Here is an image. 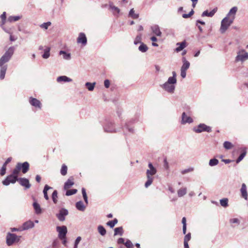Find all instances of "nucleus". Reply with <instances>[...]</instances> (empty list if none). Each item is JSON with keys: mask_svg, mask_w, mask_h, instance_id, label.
<instances>
[{"mask_svg": "<svg viewBox=\"0 0 248 248\" xmlns=\"http://www.w3.org/2000/svg\"><path fill=\"white\" fill-rule=\"evenodd\" d=\"M148 167L149 169L147 170L146 171V176L148 180L145 184L146 187H148L152 184L153 181V178L151 176L156 173V169L153 166L151 163H149Z\"/></svg>", "mask_w": 248, "mask_h": 248, "instance_id": "nucleus-1", "label": "nucleus"}, {"mask_svg": "<svg viewBox=\"0 0 248 248\" xmlns=\"http://www.w3.org/2000/svg\"><path fill=\"white\" fill-rule=\"evenodd\" d=\"M29 163L27 162H25L23 163H18L14 169V173L19 174L20 171L23 173H26L29 170Z\"/></svg>", "mask_w": 248, "mask_h": 248, "instance_id": "nucleus-2", "label": "nucleus"}, {"mask_svg": "<svg viewBox=\"0 0 248 248\" xmlns=\"http://www.w3.org/2000/svg\"><path fill=\"white\" fill-rule=\"evenodd\" d=\"M233 20L232 19L226 16L221 22V26L220 28V31L221 33H224L233 23Z\"/></svg>", "mask_w": 248, "mask_h": 248, "instance_id": "nucleus-3", "label": "nucleus"}, {"mask_svg": "<svg viewBox=\"0 0 248 248\" xmlns=\"http://www.w3.org/2000/svg\"><path fill=\"white\" fill-rule=\"evenodd\" d=\"M18 174L14 173V170H13L12 174L8 175L6 178L2 181L3 185L8 186L10 183L14 184L16 181H18Z\"/></svg>", "mask_w": 248, "mask_h": 248, "instance_id": "nucleus-4", "label": "nucleus"}, {"mask_svg": "<svg viewBox=\"0 0 248 248\" xmlns=\"http://www.w3.org/2000/svg\"><path fill=\"white\" fill-rule=\"evenodd\" d=\"M21 236H17L16 234L11 233H8L6 236V244L10 246L16 242H18Z\"/></svg>", "mask_w": 248, "mask_h": 248, "instance_id": "nucleus-5", "label": "nucleus"}, {"mask_svg": "<svg viewBox=\"0 0 248 248\" xmlns=\"http://www.w3.org/2000/svg\"><path fill=\"white\" fill-rule=\"evenodd\" d=\"M14 50V47H10L0 58V62H7L13 54Z\"/></svg>", "mask_w": 248, "mask_h": 248, "instance_id": "nucleus-6", "label": "nucleus"}, {"mask_svg": "<svg viewBox=\"0 0 248 248\" xmlns=\"http://www.w3.org/2000/svg\"><path fill=\"white\" fill-rule=\"evenodd\" d=\"M57 231L59 233V238L61 240H64L66 238V235L67 232V228L65 226H57Z\"/></svg>", "mask_w": 248, "mask_h": 248, "instance_id": "nucleus-7", "label": "nucleus"}, {"mask_svg": "<svg viewBox=\"0 0 248 248\" xmlns=\"http://www.w3.org/2000/svg\"><path fill=\"white\" fill-rule=\"evenodd\" d=\"M194 131L196 133H201L203 131L207 132H211V128L204 124H201L197 127L194 128Z\"/></svg>", "mask_w": 248, "mask_h": 248, "instance_id": "nucleus-8", "label": "nucleus"}, {"mask_svg": "<svg viewBox=\"0 0 248 248\" xmlns=\"http://www.w3.org/2000/svg\"><path fill=\"white\" fill-rule=\"evenodd\" d=\"M248 60V53L244 50H242L238 52L236 57V61L237 62H244Z\"/></svg>", "mask_w": 248, "mask_h": 248, "instance_id": "nucleus-9", "label": "nucleus"}, {"mask_svg": "<svg viewBox=\"0 0 248 248\" xmlns=\"http://www.w3.org/2000/svg\"><path fill=\"white\" fill-rule=\"evenodd\" d=\"M29 103L31 106L35 107L36 108H38L39 109L41 108L42 104L41 102L36 98L31 97L29 98Z\"/></svg>", "mask_w": 248, "mask_h": 248, "instance_id": "nucleus-10", "label": "nucleus"}, {"mask_svg": "<svg viewBox=\"0 0 248 248\" xmlns=\"http://www.w3.org/2000/svg\"><path fill=\"white\" fill-rule=\"evenodd\" d=\"M238 11V8L236 6L232 7L229 11V13L226 16L232 19L234 21L235 15Z\"/></svg>", "mask_w": 248, "mask_h": 248, "instance_id": "nucleus-11", "label": "nucleus"}, {"mask_svg": "<svg viewBox=\"0 0 248 248\" xmlns=\"http://www.w3.org/2000/svg\"><path fill=\"white\" fill-rule=\"evenodd\" d=\"M77 42L79 44H82L83 46L86 45L87 38L84 33L81 32L79 33L77 39Z\"/></svg>", "mask_w": 248, "mask_h": 248, "instance_id": "nucleus-12", "label": "nucleus"}, {"mask_svg": "<svg viewBox=\"0 0 248 248\" xmlns=\"http://www.w3.org/2000/svg\"><path fill=\"white\" fill-rule=\"evenodd\" d=\"M152 32L157 36H161L162 32L160 31L159 27L157 25H154L151 27Z\"/></svg>", "mask_w": 248, "mask_h": 248, "instance_id": "nucleus-13", "label": "nucleus"}, {"mask_svg": "<svg viewBox=\"0 0 248 248\" xmlns=\"http://www.w3.org/2000/svg\"><path fill=\"white\" fill-rule=\"evenodd\" d=\"M68 214V211L64 209H62L60 211L59 214L57 215V217L61 221L65 220V216Z\"/></svg>", "mask_w": 248, "mask_h": 248, "instance_id": "nucleus-14", "label": "nucleus"}, {"mask_svg": "<svg viewBox=\"0 0 248 248\" xmlns=\"http://www.w3.org/2000/svg\"><path fill=\"white\" fill-rule=\"evenodd\" d=\"M18 181L21 186H25L26 188H29L31 187L29 181L26 178H21L18 179Z\"/></svg>", "mask_w": 248, "mask_h": 248, "instance_id": "nucleus-15", "label": "nucleus"}, {"mask_svg": "<svg viewBox=\"0 0 248 248\" xmlns=\"http://www.w3.org/2000/svg\"><path fill=\"white\" fill-rule=\"evenodd\" d=\"M193 122L192 119L188 116H187L185 112H183L182 115V124L186 123H191Z\"/></svg>", "mask_w": 248, "mask_h": 248, "instance_id": "nucleus-16", "label": "nucleus"}, {"mask_svg": "<svg viewBox=\"0 0 248 248\" xmlns=\"http://www.w3.org/2000/svg\"><path fill=\"white\" fill-rule=\"evenodd\" d=\"M5 63H0V67H1L0 71V78L3 79L7 70V65H4Z\"/></svg>", "mask_w": 248, "mask_h": 248, "instance_id": "nucleus-17", "label": "nucleus"}, {"mask_svg": "<svg viewBox=\"0 0 248 248\" xmlns=\"http://www.w3.org/2000/svg\"><path fill=\"white\" fill-rule=\"evenodd\" d=\"M240 192H241L242 197L244 198L245 200H247L248 195V192H247V186H246V185H245V184L243 183L242 185V186H241V188L240 189Z\"/></svg>", "mask_w": 248, "mask_h": 248, "instance_id": "nucleus-18", "label": "nucleus"}, {"mask_svg": "<svg viewBox=\"0 0 248 248\" xmlns=\"http://www.w3.org/2000/svg\"><path fill=\"white\" fill-rule=\"evenodd\" d=\"M189 67V63H184L181 67V76L183 78H185L186 76V70Z\"/></svg>", "mask_w": 248, "mask_h": 248, "instance_id": "nucleus-19", "label": "nucleus"}, {"mask_svg": "<svg viewBox=\"0 0 248 248\" xmlns=\"http://www.w3.org/2000/svg\"><path fill=\"white\" fill-rule=\"evenodd\" d=\"M163 87L166 91L170 93H173L175 88V87L173 84L167 82H166L164 84Z\"/></svg>", "mask_w": 248, "mask_h": 248, "instance_id": "nucleus-20", "label": "nucleus"}, {"mask_svg": "<svg viewBox=\"0 0 248 248\" xmlns=\"http://www.w3.org/2000/svg\"><path fill=\"white\" fill-rule=\"evenodd\" d=\"M217 8H214L211 12H209L207 10L204 11L202 15V16L212 17L217 11Z\"/></svg>", "mask_w": 248, "mask_h": 248, "instance_id": "nucleus-21", "label": "nucleus"}, {"mask_svg": "<svg viewBox=\"0 0 248 248\" xmlns=\"http://www.w3.org/2000/svg\"><path fill=\"white\" fill-rule=\"evenodd\" d=\"M74 184V179L70 178L67 180L64 185V189H68Z\"/></svg>", "mask_w": 248, "mask_h": 248, "instance_id": "nucleus-22", "label": "nucleus"}, {"mask_svg": "<svg viewBox=\"0 0 248 248\" xmlns=\"http://www.w3.org/2000/svg\"><path fill=\"white\" fill-rule=\"evenodd\" d=\"M109 9H110L111 10L112 12L113 13V14L114 15H116L117 14H119V13L120 12V10L117 7L113 5V4L112 2L109 3Z\"/></svg>", "mask_w": 248, "mask_h": 248, "instance_id": "nucleus-23", "label": "nucleus"}, {"mask_svg": "<svg viewBox=\"0 0 248 248\" xmlns=\"http://www.w3.org/2000/svg\"><path fill=\"white\" fill-rule=\"evenodd\" d=\"M34 226V223L31 221H28L25 222L22 225L23 230H28Z\"/></svg>", "mask_w": 248, "mask_h": 248, "instance_id": "nucleus-24", "label": "nucleus"}, {"mask_svg": "<svg viewBox=\"0 0 248 248\" xmlns=\"http://www.w3.org/2000/svg\"><path fill=\"white\" fill-rule=\"evenodd\" d=\"M59 55H62V58L65 60H70L71 59V54L67 53L65 51L61 50L59 52Z\"/></svg>", "mask_w": 248, "mask_h": 248, "instance_id": "nucleus-25", "label": "nucleus"}, {"mask_svg": "<svg viewBox=\"0 0 248 248\" xmlns=\"http://www.w3.org/2000/svg\"><path fill=\"white\" fill-rule=\"evenodd\" d=\"M176 45L178 46L175 48L176 52H179L182 50L186 46V44L185 42H182L181 43H177Z\"/></svg>", "mask_w": 248, "mask_h": 248, "instance_id": "nucleus-26", "label": "nucleus"}, {"mask_svg": "<svg viewBox=\"0 0 248 248\" xmlns=\"http://www.w3.org/2000/svg\"><path fill=\"white\" fill-rule=\"evenodd\" d=\"M50 48L49 47L45 46L44 49V54L42 55V57L44 59L48 58L50 56Z\"/></svg>", "mask_w": 248, "mask_h": 248, "instance_id": "nucleus-27", "label": "nucleus"}, {"mask_svg": "<svg viewBox=\"0 0 248 248\" xmlns=\"http://www.w3.org/2000/svg\"><path fill=\"white\" fill-rule=\"evenodd\" d=\"M172 75L173 76L172 77H170L167 82L173 85L176 82V74L175 72L173 71L172 72Z\"/></svg>", "mask_w": 248, "mask_h": 248, "instance_id": "nucleus-28", "label": "nucleus"}, {"mask_svg": "<svg viewBox=\"0 0 248 248\" xmlns=\"http://www.w3.org/2000/svg\"><path fill=\"white\" fill-rule=\"evenodd\" d=\"M128 16L133 19H137L139 17V14L135 13L134 8H132L130 10Z\"/></svg>", "mask_w": 248, "mask_h": 248, "instance_id": "nucleus-29", "label": "nucleus"}, {"mask_svg": "<svg viewBox=\"0 0 248 248\" xmlns=\"http://www.w3.org/2000/svg\"><path fill=\"white\" fill-rule=\"evenodd\" d=\"M58 82H61V81H64V82H69L71 81L72 79L66 76H60L59 77L57 78V79Z\"/></svg>", "mask_w": 248, "mask_h": 248, "instance_id": "nucleus-30", "label": "nucleus"}, {"mask_svg": "<svg viewBox=\"0 0 248 248\" xmlns=\"http://www.w3.org/2000/svg\"><path fill=\"white\" fill-rule=\"evenodd\" d=\"M52 187H51L50 186H48L47 185H46L44 187L43 193H44V198L46 200H48L49 199L47 192L49 189H52Z\"/></svg>", "mask_w": 248, "mask_h": 248, "instance_id": "nucleus-31", "label": "nucleus"}, {"mask_svg": "<svg viewBox=\"0 0 248 248\" xmlns=\"http://www.w3.org/2000/svg\"><path fill=\"white\" fill-rule=\"evenodd\" d=\"M76 208L80 211H84L85 207L84 206L83 203L81 201L78 202L76 204Z\"/></svg>", "mask_w": 248, "mask_h": 248, "instance_id": "nucleus-32", "label": "nucleus"}, {"mask_svg": "<svg viewBox=\"0 0 248 248\" xmlns=\"http://www.w3.org/2000/svg\"><path fill=\"white\" fill-rule=\"evenodd\" d=\"M147 46L143 43H141L139 47V50L142 52H145L148 50Z\"/></svg>", "mask_w": 248, "mask_h": 248, "instance_id": "nucleus-33", "label": "nucleus"}, {"mask_svg": "<svg viewBox=\"0 0 248 248\" xmlns=\"http://www.w3.org/2000/svg\"><path fill=\"white\" fill-rule=\"evenodd\" d=\"M177 193L179 197L183 196L186 193V188L185 187L180 188L178 190Z\"/></svg>", "mask_w": 248, "mask_h": 248, "instance_id": "nucleus-34", "label": "nucleus"}, {"mask_svg": "<svg viewBox=\"0 0 248 248\" xmlns=\"http://www.w3.org/2000/svg\"><path fill=\"white\" fill-rule=\"evenodd\" d=\"M123 233V229L122 227L116 228L114 229V235L119 234L120 235H122Z\"/></svg>", "mask_w": 248, "mask_h": 248, "instance_id": "nucleus-35", "label": "nucleus"}, {"mask_svg": "<svg viewBox=\"0 0 248 248\" xmlns=\"http://www.w3.org/2000/svg\"><path fill=\"white\" fill-rule=\"evenodd\" d=\"M33 206L34 207V209L35 210V212L37 214H40L41 212V209L40 208V206L38 203L37 202H34L33 204Z\"/></svg>", "mask_w": 248, "mask_h": 248, "instance_id": "nucleus-36", "label": "nucleus"}, {"mask_svg": "<svg viewBox=\"0 0 248 248\" xmlns=\"http://www.w3.org/2000/svg\"><path fill=\"white\" fill-rule=\"evenodd\" d=\"M67 167L65 164H63L61 169V173L62 175L65 176L67 174Z\"/></svg>", "mask_w": 248, "mask_h": 248, "instance_id": "nucleus-37", "label": "nucleus"}, {"mask_svg": "<svg viewBox=\"0 0 248 248\" xmlns=\"http://www.w3.org/2000/svg\"><path fill=\"white\" fill-rule=\"evenodd\" d=\"M95 83H91L90 82H87L85 84V86L89 91H92L94 89Z\"/></svg>", "mask_w": 248, "mask_h": 248, "instance_id": "nucleus-38", "label": "nucleus"}, {"mask_svg": "<svg viewBox=\"0 0 248 248\" xmlns=\"http://www.w3.org/2000/svg\"><path fill=\"white\" fill-rule=\"evenodd\" d=\"M21 17L19 16H10L8 18V21L10 22L16 21L20 19Z\"/></svg>", "mask_w": 248, "mask_h": 248, "instance_id": "nucleus-39", "label": "nucleus"}, {"mask_svg": "<svg viewBox=\"0 0 248 248\" xmlns=\"http://www.w3.org/2000/svg\"><path fill=\"white\" fill-rule=\"evenodd\" d=\"M223 146L226 149L229 150L233 147V145L229 141H225L223 143Z\"/></svg>", "mask_w": 248, "mask_h": 248, "instance_id": "nucleus-40", "label": "nucleus"}, {"mask_svg": "<svg viewBox=\"0 0 248 248\" xmlns=\"http://www.w3.org/2000/svg\"><path fill=\"white\" fill-rule=\"evenodd\" d=\"M52 199L54 203H56L57 202L58 192L56 190H55L52 193Z\"/></svg>", "mask_w": 248, "mask_h": 248, "instance_id": "nucleus-41", "label": "nucleus"}, {"mask_svg": "<svg viewBox=\"0 0 248 248\" xmlns=\"http://www.w3.org/2000/svg\"><path fill=\"white\" fill-rule=\"evenodd\" d=\"M98 231L100 234L103 236L105 235L106 233V229L102 226H99L98 227Z\"/></svg>", "mask_w": 248, "mask_h": 248, "instance_id": "nucleus-42", "label": "nucleus"}, {"mask_svg": "<svg viewBox=\"0 0 248 248\" xmlns=\"http://www.w3.org/2000/svg\"><path fill=\"white\" fill-rule=\"evenodd\" d=\"M66 192L65 195L66 196H70L73 194H76L77 192V190L76 189H66Z\"/></svg>", "mask_w": 248, "mask_h": 248, "instance_id": "nucleus-43", "label": "nucleus"}, {"mask_svg": "<svg viewBox=\"0 0 248 248\" xmlns=\"http://www.w3.org/2000/svg\"><path fill=\"white\" fill-rule=\"evenodd\" d=\"M228 200L227 198H224L220 201V204L222 206L226 207L228 206Z\"/></svg>", "mask_w": 248, "mask_h": 248, "instance_id": "nucleus-44", "label": "nucleus"}, {"mask_svg": "<svg viewBox=\"0 0 248 248\" xmlns=\"http://www.w3.org/2000/svg\"><path fill=\"white\" fill-rule=\"evenodd\" d=\"M51 25V23L49 21L44 23L40 25V28L45 30H47L49 26Z\"/></svg>", "mask_w": 248, "mask_h": 248, "instance_id": "nucleus-45", "label": "nucleus"}, {"mask_svg": "<svg viewBox=\"0 0 248 248\" xmlns=\"http://www.w3.org/2000/svg\"><path fill=\"white\" fill-rule=\"evenodd\" d=\"M218 163V160L216 158H213L210 160L209 164L210 166H214L217 165Z\"/></svg>", "mask_w": 248, "mask_h": 248, "instance_id": "nucleus-46", "label": "nucleus"}, {"mask_svg": "<svg viewBox=\"0 0 248 248\" xmlns=\"http://www.w3.org/2000/svg\"><path fill=\"white\" fill-rule=\"evenodd\" d=\"M246 155V151H244L243 153L241 154V155H239V156L238 157V158L236 160V163H238L240 162L245 156Z\"/></svg>", "mask_w": 248, "mask_h": 248, "instance_id": "nucleus-47", "label": "nucleus"}, {"mask_svg": "<svg viewBox=\"0 0 248 248\" xmlns=\"http://www.w3.org/2000/svg\"><path fill=\"white\" fill-rule=\"evenodd\" d=\"M82 194L83 197V199H84L85 202L87 204L88 203V198H87V195L86 194V190L84 188H82Z\"/></svg>", "mask_w": 248, "mask_h": 248, "instance_id": "nucleus-48", "label": "nucleus"}, {"mask_svg": "<svg viewBox=\"0 0 248 248\" xmlns=\"http://www.w3.org/2000/svg\"><path fill=\"white\" fill-rule=\"evenodd\" d=\"M141 35L140 34L137 36L136 37L135 41H134V44L135 45H137L138 44H141Z\"/></svg>", "mask_w": 248, "mask_h": 248, "instance_id": "nucleus-49", "label": "nucleus"}, {"mask_svg": "<svg viewBox=\"0 0 248 248\" xmlns=\"http://www.w3.org/2000/svg\"><path fill=\"white\" fill-rule=\"evenodd\" d=\"M124 245L127 248H133V245L129 240H127L126 242L124 243Z\"/></svg>", "mask_w": 248, "mask_h": 248, "instance_id": "nucleus-50", "label": "nucleus"}, {"mask_svg": "<svg viewBox=\"0 0 248 248\" xmlns=\"http://www.w3.org/2000/svg\"><path fill=\"white\" fill-rule=\"evenodd\" d=\"M194 14V11L193 10H191V11L188 14H184L182 15V17L184 18H189V17H190L192 15H193Z\"/></svg>", "mask_w": 248, "mask_h": 248, "instance_id": "nucleus-51", "label": "nucleus"}, {"mask_svg": "<svg viewBox=\"0 0 248 248\" xmlns=\"http://www.w3.org/2000/svg\"><path fill=\"white\" fill-rule=\"evenodd\" d=\"M0 18L2 20V24H4L6 22V12H4L0 16Z\"/></svg>", "mask_w": 248, "mask_h": 248, "instance_id": "nucleus-52", "label": "nucleus"}, {"mask_svg": "<svg viewBox=\"0 0 248 248\" xmlns=\"http://www.w3.org/2000/svg\"><path fill=\"white\" fill-rule=\"evenodd\" d=\"M190 239H191V233L189 232L185 236L184 241L188 242V241L190 240Z\"/></svg>", "mask_w": 248, "mask_h": 248, "instance_id": "nucleus-53", "label": "nucleus"}, {"mask_svg": "<svg viewBox=\"0 0 248 248\" xmlns=\"http://www.w3.org/2000/svg\"><path fill=\"white\" fill-rule=\"evenodd\" d=\"M81 239V237H80V236H78L77 238V239L75 241V248H77L78 245Z\"/></svg>", "mask_w": 248, "mask_h": 248, "instance_id": "nucleus-54", "label": "nucleus"}, {"mask_svg": "<svg viewBox=\"0 0 248 248\" xmlns=\"http://www.w3.org/2000/svg\"><path fill=\"white\" fill-rule=\"evenodd\" d=\"M6 170V168L2 166L0 170V174L1 176H3L5 174Z\"/></svg>", "mask_w": 248, "mask_h": 248, "instance_id": "nucleus-55", "label": "nucleus"}, {"mask_svg": "<svg viewBox=\"0 0 248 248\" xmlns=\"http://www.w3.org/2000/svg\"><path fill=\"white\" fill-rule=\"evenodd\" d=\"M110 85V82L108 79H106L104 81V86L106 88H108Z\"/></svg>", "mask_w": 248, "mask_h": 248, "instance_id": "nucleus-56", "label": "nucleus"}, {"mask_svg": "<svg viewBox=\"0 0 248 248\" xmlns=\"http://www.w3.org/2000/svg\"><path fill=\"white\" fill-rule=\"evenodd\" d=\"M117 243L119 244H124V240L123 238H120L117 241Z\"/></svg>", "mask_w": 248, "mask_h": 248, "instance_id": "nucleus-57", "label": "nucleus"}, {"mask_svg": "<svg viewBox=\"0 0 248 248\" xmlns=\"http://www.w3.org/2000/svg\"><path fill=\"white\" fill-rule=\"evenodd\" d=\"M107 224L110 228H113V227L115 226L113 222H112V221H109L107 223Z\"/></svg>", "mask_w": 248, "mask_h": 248, "instance_id": "nucleus-58", "label": "nucleus"}, {"mask_svg": "<svg viewBox=\"0 0 248 248\" xmlns=\"http://www.w3.org/2000/svg\"><path fill=\"white\" fill-rule=\"evenodd\" d=\"M105 130L107 132H111V133L115 132H116L115 130L114 129H113V128L109 129H108L107 127H105Z\"/></svg>", "mask_w": 248, "mask_h": 248, "instance_id": "nucleus-59", "label": "nucleus"}, {"mask_svg": "<svg viewBox=\"0 0 248 248\" xmlns=\"http://www.w3.org/2000/svg\"><path fill=\"white\" fill-rule=\"evenodd\" d=\"M231 223H239V220L237 218H232L230 220Z\"/></svg>", "mask_w": 248, "mask_h": 248, "instance_id": "nucleus-60", "label": "nucleus"}, {"mask_svg": "<svg viewBox=\"0 0 248 248\" xmlns=\"http://www.w3.org/2000/svg\"><path fill=\"white\" fill-rule=\"evenodd\" d=\"M186 218L185 217H183L182 220V223L183 224V226H186Z\"/></svg>", "mask_w": 248, "mask_h": 248, "instance_id": "nucleus-61", "label": "nucleus"}, {"mask_svg": "<svg viewBox=\"0 0 248 248\" xmlns=\"http://www.w3.org/2000/svg\"><path fill=\"white\" fill-rule=\"evenodd\" d=\"M35 180L38 183H40L41 180V176L39 175H37L35 177Z\"/></svg>", "mask_w": 248, "mask_h": 248, "instance_id": "nucleus-62", "label": "nucleus"}, {"mask_svg": "<svg viewBox=\"0 0 248 248\" xmlns=\"http://www.w3.org/2000/svg\"><path fill=\"white\" fill-rule=\"evenodd\" d=\"M196 23H197L198 24H200L203 25H204L205 24V23L204 21H201L200 20H197L196 21Z\"/></svg>", "mask_w": 248, "mask_h": 248, "instance_id": "nucleus-63", "label": "nucleus"}, {"mask_svg": "<svg viewBox=\"0 0 248 248\" xmlns=\"http://www.w3.org/2000/svg\"><path fill=\"white\" fill-rule=\"evenodd\" d=\"M196 25L198 28L200 32H201V33L202 32H203V30H202V28L201 27V26L199 25L197 23L196 24Z\"/></svg>", "mask_w": 248, "mask_h": 248, "instance_id": "nucleus-64", "label": "nucleus"}]
</instances>
